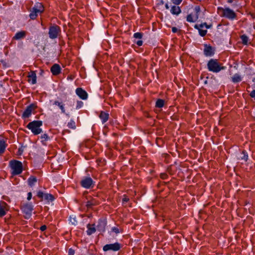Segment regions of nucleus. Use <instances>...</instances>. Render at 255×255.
<instances>
[{"mask_svg": "<svg viewBox=\"0 0 255 255\" xmlns=\"http://www.w3.org/2000/svg\"><path fill=\"white\" fill-rule=\"evenodd\" d=\"M8 210V205L4 201H0V217H3Z\"/></svg>", "mask_w": 255, "mask_h": 255, "instance_id": "obj_12", "label": "nucleus"}, {"mask_svg": "<svg viewBox=\"0 0 255 255\" xmlns=\"http://www.w3.org/2000/svg\"><path fill=\"white\" fill-rule=\"evenodd\" d=\"M233 2V0H228V3H232Z\"/></svg>", "mask_w": 255, "mask_h": 255, "instance_id": "obj_55", "label": "nucleus"}, {"mask_svg": "<svg viewBox=\"0 0 255 255\" xmlns=\"http://www.w3.org/2000/svg\"><path fill=\"white\" fill-rule=\"evenodd\" d=\"M99 118L102 120V123H105L109 119V114L107 113L102 112L99 115Z\"/></svg>", "mask_w": 255, "mask_h": 255, "instance_id": "obj_23", "label": "nucleus"}, {"mask_svg": "<svg viewBox=\"0 0 255 255\" xmlns=\"http://www.w3.org/2000/svg\"><path fill=\"white\" fill-rule=\"evenodd\" d=\"M250 96L253 98H255V90H253L251 92Z\"/></svg>", "mask_w": 255, "mask_h": 255, "instance_id": "obj_43", "label": "nucleus"}, {"mask_svg": "<svg viewBox=\"0 0 255 255\" xmlns=\"http://www.w3.org/2000/svg\"><path fill=\"white\" fill-rule=\"evenodd\" d=\"M121 248V245L119 243H115L114 244H107L103 247V251L104 252H107L109 251H112L114 252H117L119 251Z\"/></svg>", "mask_w": 255, "mask_h": 255, "instance_id": "obj_8", "label": "nucleus"}, {"mask_svg": "<svg viewBox=\"0 0 255 255\" xmlns=\"http://www.w3.org/2000/svg\"><path fill=\"white\" fill-rule=\"evenodd\" d=\"M165 106H166V104L165 100L160 99V112L162 111L161 108L164 107Z\"/></svg>", "mask_w": 255, "mask_h": 255, "instance_id": "obj_38", "label": "nucleus"}, {"mask_svg": "<svg viewBox=\"0 0 255 255\" xmlns=\"http://www.w3.org/2000/svg\"><path fill=\"white\" fill-rule=\"evenodd\" d=\"M37 181L36 177L33 176L30 177L28 179V185L30 186H32Z\"/></svg>", "mask_w": 255, "mask_h": 255, "instance_id": "obj_29", "label": "nucleus"}, {"mask_svg": "<svg viewBox=\"0 0 255 255\" xmlns=\"http://www.w3.org/2000/svg\"><path fill=\"white\" fill-rule=\"evenodd\" d=\"M106 224L104 222H101L97 226V229L100 231H104L105 230V227Z\"/></svg>", "mask_w": 255, "mask_h": 255, "instance_id": "obj_32", "label": "nucleus"}, {"mask_svg": "<svg viewBox=\"0 0 255 255\" xmlns=\"http://www.w3.org/2000/svg\"><path fill=\"white\" fill-rule=\"evenodd\" d=\"M160 186H161V184H162V182H161V181H160Z\"/></svg>", "mask_w": 255, "mask_h": 255, "instance_id": "obj_61", "label": "nucleus"}, {"mask_svg": "<svg viewBox=\"0 0 255 255\" xmlns=\"http://www.w3.org/2000/svg\"><path fill=\"white\" fill-rule=\"evenodd\" d=\"M162 249L164 252V254H165L166 255H168L169 253L166 250H165V248H162Z\"/></svg>", "mask_w": 255, "mask_h": 255, "instance_id": "obj_51", "label": "nucleus"}, {"mask_svg": "<svg viewBox=\"0 0 255 255\" xmlns=\"http://www.w3.org/2000/svg\"><path fill=\"white\" fill-rule=\"evenodd\" d=\"M142 34L140 32H136L133 34V37L136 39H141Z\"/></svg>", "mask_w": 255, "mask_h": 255, "instance_id": "obj_36", "label": "nucleus"}, {"mask_svg": "<svg viewBox=\"0 0 255 255\" xmlns=\"http://www.w3.org/2000/svg\"><path fill=\"white\" fill-rule=\"evenodd\" d=\"M170 12L173 15H179L181 12V10L179 6L173 5L170 9Z\"/></svg>", "mask_w": 255, "mask_h": 255, "instance_id": "obj_17", "label": "nucleus"}, {"mask_svg": "<svg viewBox=\"0 0 255 255\" xmlns=\"http://www.w3.org/2000/svg\"><path fill=\"white\" fill-rule=\"evenodd\" d=\"M42 122L41 121H34L30 122L26 128L31 131L34 135H37L42 132V129L40 127L42 126Z\"/></svg>", "mask_w": 255, "mask_h": 255, "instance_id": "obj_2", "label": "nucleus"}, {"mask_svg": "<svg viewBox=\"0 0 255 255\" xmlns=\"http://www.w3.org/2000/svg\"><path fill=\"white\" fill-rule=\"evenodd\" d=\"M168 175L166 173H160V179H166L168 177Z\"/></svg>", "mask_w": 255, "mask_h": 255, "instance_id": "obj_41", "label": "nucleus"}, {"mask_svg": "<svg viewBox=\"0 0 255 255\" xmlns=\"http://www.w3.org/2000/svg\"><path fill=\"white\" fill-rule=\"evenodd\" d=\"M201 28H200L199 29H197L198 30L199 35L201 37H204L206 35V34L207 33V30H203V29H201Z\"/></svg>", "mask_w": 255, "mask_h": 255, "instance_id": "obj_34", "label": "nucleus"}, {"mask_svg": "<svg viewBox=\"0 0 255 255\" xmlns=\"http://www.w3.org/2000/svg\"><path fill=\"white\" fill-rule=\"evenodd\" d=\"M67 127L69 128H72V129H75L76 128V125L75 122L74 120H71L68 123Z\"/></svg>", "mask_w": 255, "mask_h": 255, "instance_id": "obj_31", "label": "nucleus"}, {"mask_svg": "<svg viewBox=\"0 0 255 255\" xmlns=\"http://www.w3.org/2000/svg\"><path fill=\"white\" fill-rule=\"evenodd\" d=\"M82 105H83V102H78V105L77 106V108H80Z\"/></svg>", "mask_w": 255, "mask_h": 255, "instance_id": "obj_49", "label": "nucleus"}, {"mask_svg": "<svg viewBox=\"0 0 255 255\" xmlns=\"http://www.w3.org/2000/svg\"><path fill=\"white\" fill-rule=\"evenodd\" d=\"M160 4H163V1L162 0H160Z\"/></svg>", "mask_w": 255, "mask_h": 255, "instance_id": "obj_57", "label": "nucleus"}, {"mask_svg": "<svg viewBox=\"0 0 255 255\" xmlns=\"http://www.w3.org/2000/svg\"><path fill=\"white\" fill-rule=\"evenodd\" d=\"M200 7L199 6H196L194 8V11L196 14V19L198 18L199 13L200 12Z\"/></svg>", "mask_w": 255, "mask_h": 255, "instance_id": "obj_35", "label": "nucleus"}, {"mask_svg": "<svg viewBox=\"0 0 255 255\" xmlns=\"http://www.w3.org/2000/svg\"><path fill=\"white\" fill-rule=\"evenodd\" d=\"M61 67L58 64H54L51 68V72L54 75H57L61 72Z\"/></svg>", "mask_w": 255, "mask_h": 255, "instance_id": "obj_15", "label": "nucleus"}, {"mask_svg": "<svg viewBox=\"0 0 255 255\" xmlns=\"http://www.w3.org/2000/svg\"><path fill=\"white\" fill-rule=\"evenodd\" d=\"M38 13H40L35 10L34 8L33 7L29 14V17L31 19H35L37 17Z\"/></svg>", "mask_w": 255, "mask_h": 255, "instance_id": "obj_27", "label": "nucleus"}, {"mask_svg": "<svg viewBox=\"0 0 255 255\" xmlns=\"http://www.w3.org/2000/svg\"><path fill=\"white\" fill-rule=\"evenodd\" d=\"M197 19L195 18L194 19L192 14H189L187 15L186 20L189 22H194L197 20Z\"/></svg>", "mask_w": 255, "mask_h": 255, "instance_id": "obj_33", "label": "nucleus"}, {"mask_svg": "<svg viewBox=\"0 0 255 255\" xmlns=\"http://www.w3.org/2000/svg\"><path fill=\"white\" fill-rule=\"evenodd\" d=\"M87 228L88 230L87 231V233L88 235H91L96 232V229L94 227V225H88Z\"/></svg>", "mask_w": 255, "mask_h": 255, "instance_id": "obj_26", "label": "nucleus"}, {"mask_svg": "<svg viewBox=\"0 0 255 255\" xmlns=\"http://www.w3.org/2000/svg\"><path fill=\"white\" fill-rule=\"evenodd\" d=\"M156 107L159 108V99H157L156 102Z\"/></svg>", "mask_w": 255, "mask_h": 255, "instance_id": "obj_50", "label": "nucleus"}, {"mask_svg": "<svg viewBox=\"0 0 255 255\" xmlns=\"http://www.w3.org/2000/svg\"><path fill=\"white\" fill-rule=\"evenodd\" d=\"M165 7H166V9H169V5H168V4L167 3H166L165 4Z\"/></svg>", "mask_w": 255, "mask_h": 255, "instance_id": "obj_54", "label": "nucleus"}, {"mask_svg": "<svg viewBox=\"0 0 255 255\" xmlns=\"http://www.w3.org/2000/svg\"><path fill=\"white\" fill-rule=\"evenodd\" d=\"M161 198V197H160V198ZM160 205L162 204V200H161V199H160Z\"/></svg>", "mask_w": 255, "mask_h": 255, "instance_id": "obj_56", "label": "nucleus"}, {"mask_svg": "<svg viewBox=\"0 0 255 255\" xmlns=\"http://www.w3.org/2000/svg\"><path fill=\"white\" fill-rule=\"evenodd\" d=\"M61 32L59 26L56 25L51 26L49 29V36L51 39L56 38Z\"/></svg>", "mask_w": 255, "mask_h": 255, "instance_id": "obj_6", "label": "nucleus"}, {"mask_svg": "<svg viewBox=\"0 0 255 255\" xmlns=\"http://www.w3.org/2000/svg\"><path fill=\"white\" fill-rule=\"evenodd\" d=\"M40 229L41 231H44L46 229V226L45 225H43L40 227Z\"/></svg>", "mask_w": 255, "mask_h": 255, "instance_id": "obj_47", "label": "nucleus"}, {"mask_svg": "<svg viewBox=\"0 0 255 255\" xmlns=\"http://www.w3.org/2000/svg\"><path fill=\"white\" fill-rule=\"evenodd\" d=\"M23 151V149L22 148H20L18 149V154L19 155H21V154H22Z\"/></svg>", "mask_w": 255, "mask_h": 255, "instance_id": "obj_48", "label": "nucleus"}, {"mask_svg": "<svg viewBox=\"0 0 255 255\" xmlns=\"http://www.w3.org/2000/svg\"><path fill=\"white\" fill-rule=\"evenodd\" d=\"M69 221L72 225H75L77 223V221L76 219V218L70 217Z\"/></svg>", "mask_w": 255, "mask_h": 255, "instance_id": "obj_37", "label": "nucleus"}, {"mask_svg": "<svg viewBox=\"0 0 255 255\" xmlns=\"http://www.w3.org/2000/svg\"><path fill=\"white\" fill-rule=\"evenodd\" d=\"M37 196L42 200H44L46 203L48 204L50 202L54 201L55 199L53 195L47 193H44L41 191H38Z\"/></svg>", "mask_w": 255, "mask_h": 255, "instance_id": "obj_5", "label": "nucleus"}, {"mask_svg": "<svg viewBox=\"0 0 255 255\" xmlns=\"http://www.w3.org/2000/svg\"><path fill=\"white\" fill-rule=\"evenodd\" d=\"M135 43L139 46H141L142 45V41L141 39H139L137 41L135 42Z\"/></svg>", "mask_w": 255, "mask_h": 255, "instance_id": "obj_42", "label": "nucleus"}, {"mask_svg": "<svg viewBox=\"0 0 255 255\" xmlns=\"http://www.w3.org/2000/svg\"><path fill=\"white\" fill-rule=\"evenodd\" d=\"M33 8L35 10H36L37 12H39V13H42L44 11V7L42 3L38 2L36 3Z\"/></svg>", "mask_w": 255, "mask_h": 255, "instance_id": "obj_24", "label": "nucleus"}, {"mask_svg": "<svg viewBox=\"0 0 255 255\" xmlns=\"http://www.w3.org/2000/svg\"><path fill=\"white\" fill-rule=\"evenodd\" d=\"M6 144L4 140H0V154L3 153L5 151Z\"/></svg>", "mask_w": 255, "mask_h": 255, "instance_id": "obj_28", "label": "nucleus"}, {"mask_svg": "<svg viewBox=\"0 0 255 255\" xmlns=\"http://www.w3.org/2000/svg\"><path fill=\"white\" fill-rule=\"evenodd\" d=\"M123 200L124 202H127L128 200V199L127 197H125L124 198H123Z\"/></svg>", "mask_w": 255, "mask_h": 255, "instance_id": "obj_52", "label": "nucleus"}, {"mask_svg": "<svg viewBox=\"0 0 255 255\" xmlns=\"http://www.w3.org/2000/svg\"><path fill=\"white\" fill-rule=\"evenodd\" d=\"M241 39L242 40V43L244 45H247L249 40V37L248 36L245 34H243L241 35Z\"/></svg>", "mask_w": 255, "mask_h": 255, "instance_id": "obj_30", "label": "nucleus"}, {"mask_svg": "<svg viewBox=\"0 0 255 255\" xmlns=\"http://www.w3.org/2000/svg\"><path fill=\"white\" fill-rule=\"evenodd\" d=\"M236 157L237 160H244L245 162L247 161L249 159L248 152L245 150H243L241 152L238 153Z\"/></svg>", "mask_w": 255, "mask_h": 255, "instance_id": "obj_13", "label": "nucleus"}, {"mask_svg": "<svg viewBox=\"0 0 255 255\" xmlns=\"http://www.w3.org/2000/svg\"><path fill=\"white\" fill-rule=\"evenodd\" d=\"M242 77L241 76L238 74L236 73L234 75V76L231 78V81L234 83H238L242 81Z\"/></svg>", "mask_w": 255, "mask_h": 255, "instance_id": "obj_20", "label": "nucleus"}, {"mask_svg": "<svg viewBox=\"0 0 255 255\" xmlns=\"http://www.w3.org/2000/svg\"><path fill=\"white\" fill-rule=\"evenodd\" d=\"M207 67L209 71L217 73L221 70H225L226 67L222 66L217 59H210L207 62Z\"/></svg>", "mask_w": 255, "mask_h": 255, "instance_id": "obj_1", "label": "nucleus"}, {"mask_svg": "<svg viewBox=\"0 0 255 255\" xmlns=\"http://www.w3.org/2000/svg\"><path fill=\"white\" fill-rule=\"evenodd\" d=\"M218 9L223 11L222 14V16L225 17L230 20H233L235 19L237 17V14L235 11L229 7L224 8L222 7H219Z\"/></svg>", "mask_w": 255, "mask_h": 255, "instance_id": "obj_4", "label": "nucleus"}, {"mask_svg": "<svg viewBox=\"0 0 255 255\" xmlns=\"http://www.w3.org/2000/svg\"><path fill=\"white\" fill-rule=\"evenodd\" d=\"M255 73H252V72H250V74H251V75H253V74H255Z\"/></svg>", "mask_w": 255, "mask_h": 255, "instance_id": "obj_59", "label": "nucleus"}, {"mask_svg": "<svg viewBox=\"0 0 255 255\" xmlns=\"http://www.w3.org/2000/svg\"><path fill=\"white\" fill-rule=\"evenodd\" d=\"M36 107L34 104H31L26 107L25 110L23 112L22 117L23 118H27L31 115L32 112L36 109Z\"/></svg>", "mask_w": 255, "mask_h": 255, "instance_id": "obj_11", "label": "nucleus"}, {"mask_svg": "<svg viewBox=\"0 0 255 255\" xmlns=\"http://www.w3.org/2000/svg\"><path fill=\"white\" fill-rule=\"evenodd\" d=\"M205 27L207 29L211 28L212 27V24H208L206 22H203L199 24H195L194 26V28L195 29H199L200 28H203Z\"/></svg>", "mask_w": 255, "mask_h": 255, "instance_id": "obj_22", "label": "nucleus"}, {"mask_svg": "<svg viewBox=\"0 0 255 255\" xmlns=\"http://www.w3.org/2000/svg\"><path fill=\"white\" fill-rule=\"evenodd\" d=\"M76 93L79 97L82 100H86L88 98L87 93L81 88H77Z\"/></svg>", "mask_w": 255, "mask_h": 255, "instance_id": "obj_14", "label": "nucleus"}, {"mask_svg": "<svg viewBox=\"0 0 255 255\" xmlns=\"http://www.w3.org/2000/svg\"><path fill=\"white\" fill-rule=\"evenodd\" d=\"M9 166L11 169L12 175L20 174L22 171V164L18 160H12L9 162Z\"/></svg>", "mask_w": 255, "mask_h": 255, "instance_id": "obj_3", "label": "nucleus"}, {"mask_svg": "<svg viewBox=\"0 0 255 255\" xmlns=\"http://www.w3.org/2000/svg\"><path fill=\"white\" fill-rule=\"evenodd\" d=\"M74 254V251L72 249H70L68 251L69 255H73Z\"/></svg>", "mask_w": 255, "mask_h": 255, "instance_id": "obj_44", "label": "nucleus"}, {"mask_svg": "<svg viewBox=\"0 0 255 255\" xmlns=\"http://www.w3.org/2000/svg\"><path fill=\"white\" fill-rule=\"evenodd\" d=\"M21 209L25 214V218L28 219L31 216L33 206L31 204H25L22 206Z\"/></svg>", "mask_w": 255, "mask_h": 255, "instance_id": "obj_10", "label": "nucleus"}, {"mask_svg": "<svg viewBox=\"0 0 255 255\" xmlns=\"http://www.w3.org/2000/svg\"><path fill=\"white\" fill-rule=\"evenodd\" d=\"M252 81H253V82H255V77L253 79Z\"/></svg>", "mask_w": 255, "mask_h": 255, "instance_id": "obj_58", "label": "nucleus"}, {"mask_svg": "<svg viewBox=\"0 0 255 255\" xmlns=\"http://www.w3.org/2000/svg\"><path fill=\"white\" fill-rule=\"evenodd\" d=\"M32 198V193L31 192H29L27 194V200H30Z\"/></svg>", "mask_w": 255, "mask_h": 255, "instance_id": "obj_45", "label": "nucleus"}, {"mask_svg": "<svg viewBox=\"0 0 255 255\" xmlns=\"http://www.w3.org/2000/svg\"><path fill=\"white\" fill-rule=\"evenodd\" d=\"M53 105L57 106L61 110V113L63 114H66V110L65 108V104L62 102L58 101H55L53 103Z\"/></svg>", "mask_w": 255, "mask_h": 255, "instance_id": "obj_18", "label": "nucleus"}, {"mask_svg": "<svg viewBox=\"0 0 255 255\" xmlns=\"http://www.w3.org/2000/svg\"><path fill=\"white\" fill-rule=\"evenodd\" d=\"M29 83L31 84H35L36 83V75L35 72L31 71L29 75L28 76Z\"/></svg>", "mask_w": 255, "mask_h": 255, "instance_id": "obj_16", "label": "nucleus"}, {"mask_svg": "<svg viewBox=\"0 0 255 255\" xmlns=\"http://www.w3.org/2000/svg\"><path fill=\"white\" fill-rule=\"evenodd\" d=\"M26 35V32L24 31H19L15 34L13 37V39L19 40L25 37Z\"/></svg>", "mask_w": 255, "mask_h": 255, "instance_id": "obj_19", "label": "nucleus"}, {"mask_svg": "<svg viewBox=\"0 0 255 255\" xmlns=\"http://www.w3.org/2000/svg\"><path fill=\"white\" fill-rule=\"evenodd\" d=\"M160 255L163 254V253H162V252L161 251H160Z\"/></svg>", "mask_w": 255, "mask_h": 255, "instance_id": "obj_60", "label": "nucleus"}, {"mask_svg": "<svg viewBox=\"0 0 255 255\" xmlns=\"http://www.w3.org/2000/svg\"><path fill=\"white\" fill-rule=\"evenodd\" d=\"M112 231L113 232H114V233H116V234H118V233H120V230H119V229L118 228L115 227L112 228Z\"/></svg>", "mask_w": 255, "mask_h": 255, "instance_id": "obj_40", "label": "nucleus"}, {"mask_svg": "<svg viewBox=\"0 0 255 255\" xmlns=\"http://www.w3.org/2000/svg\"><path fill=\"white\" fill-rule=\"evenodd\" d=\"M160 162L164 161L165 162L167 163L169 162L170 156L167 153H162V155L160 156Z\"/></svg>", "mask_w": 255, "mask_h": 255, "instance_id": "obj_25", "label": "nucleus"}, {"mask_svg": "<svg viewBox=\"0 0 255 255\" xmlns=\"http://www.w3.org/2000/svg\"><path fill=\"white\" fill-rule=\"evenodd\" d=\"M203 53L206 57H212L215 53V49L210 44H204Z\"/></svg>", "mask_w": 255, "mask_h": 255, "instance_id": "obj_9", "label": "nucleus"}, {"mask_svg": "<svg viewBox=\"0 0 255 255\" xmlns=\"http://www.w3.org/2000/svg\"><path fill=\"white\" fill-rule=\"evenodd\" d=\"M178 31V29L176 27H172V31L173 33H176Z\"/></svg>", "mask_w": 255, "mask_h": 255, "instance_id": "obj_46", "label": "nucleus"}, {"mask_svg": "<svg viewBox=\"0 0 255 255\" xmlns=\"http://www.w3.org/2000/svg\"><path fill=\"white\" fill-rule=\"evenodd\" d=\"M92 179L90 177H85L81 181V186L86 188L89 189L94 187V183Z\"/></svg>", "mask_w": 255, "mask_h": 255, "instance_id": "obj_7", "label": "nucleus"}, {"mask_svg": "<svg viewBox=\"0 0 255 255\" xmlns=\"http://www.w3.org/2000/svg\"><path fill=\"white\" fill-rule=\"evenodd\" d=\"M41 142L43 145H47V142L50 140V137L46 133L42 134L40 137Z\"/></svg>", "mask_w": 255, "mask_h": 255, "instance_id": "obj_21", "label": "nucleus"}, {"mask_svg": "<svg viewBox=\"0 0 255 255\" xmlns=\"http://www.w3.org/2000/svg\"><path fill=\"white\" fill-rule=\"evenodd\" d=\"M92 204H91L90 202H87V206L89 207V206H92Z\"/></svg>", "mask_w": 255, "mask_h": 255, "instance_id": "obj_53", "label": "nucleus"}, {"mask_svg": "<svg viewBox=\"0 0 255 255\" xmlns=\"http://www.w3.org/2000/svg\"><path fill=\"white\" fill-rule=\"evenodd\" d=\"M182 1V0H172L173 3L177 5L180 4Z\"/></svg>", "mask_w": 255, "mask_h": 255, "instance_id": "obj_39", "label": "nucleus"}]
</instances>
